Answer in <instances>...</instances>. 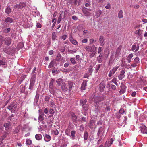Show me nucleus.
I'll return each mask as SVG.
<instances>
[{
    "label": "nucleus",
    "instance_id": "nucleus-1",
    "mask_svg": "<svg viewBox=\"0 0 147 147\" xmlns=\"http://www.w3.org/2000/svg\"><path fill=\"white\" fill-rule=\"evenodd\" d=\"M103 100V98L102 97H96L94 98V102L96 110L98 112L101 111L106 112L109 111L110 110V108L109 106H107L105 104H104L100 107V105L103 102L101 101Z\"/></svg>",
    "mask_w": 147,
    "mask_h": 147
},
{
    "label": "nucleus",
    "instance_id": "nucleus-2",
    "mask_svg": "<svg viewBox=\"0 0 147 147\" xmlns=\"http://www.w3.org/2000/svg\"><path fill=\"white\" fill-rule=\"evenodd\" d=\"M84 48L87 52H90L89 55V57L90 58L93 57L95 55L97 48V47H95L94 45L92 46L86 45Z\"/></svg>",
    "mask_w": 147,
    "mask_h": 147
},
{
    "label": "nucleus",
    "instance_id": "nucleus-3",
    "mask_svg": "<svg viewBox=\"0 0 147 147\" xmlns=\"http://www.w3.org/2000/svg\"><path fill=\"white\" fill-rule=\"evenodd\" d=\"M120 49H118L116 51V54L115 55L112 54L110 57L109 61V63L110 64H112L116 62V61L118 59V57L119 55V53L120 52Z\"/></svg>",
    "mask_w": 147,
    "mask_h": 147
},
{
    "label": "nucleus",
    "instance_id": "nucleus-4",
    "mask_svg": "<svg viewBox=\"0 0 147 147\" xmlns=\"http://www.w3.org/2000/svg\"><path fill=\"white\" fill-rule=\"evenodd\" d=\"M105 131V129L104 127H100L97 133V135L99 140H98L97 143L98 144H99L102 142V139L103 138V134Z\"/></svg>",
    "mask_w": 147,
    "mask_h": 147
},
{
    "label": "nucleus",
    "instance_id": "nucleus-5",
    "mask_svg": "<svg viewBox=\"0 0 147 147\" xmlns=\"http://www.w3.org/2000/svg\"><path fill=\"white\" fill-rule=\"evenodd\" d=\"M26 5V3L23 2H21L19 4L15 5L14 8L15 9H19L24 10L25 9Z\"/></svg>",
    "mask_w": 147,
    "mask_h": 147
},
{
    "label": "nucleus",
    "instance_id": "nucleus-6",
    "mask_svg": "<svg viewBox=\"0 0 147 147\" xmlns=\"http://www.w3.org/2000/svg\"><path fill=\"white\" fill-rule=\"evenodd\" d=\"M139 26L138 25H137L135 26L134 28L135 30V31L134 32L135 34L138 37L140 36L142 34L143 30L140 29H137L136 30V28H138Z\"/></svg>",
    "mask_w": 147,
    "mask_h": 147
},
{
    "label": "nucleus",
    "instance_id": "nucleus-7",
    "mask_svg": "<svg viewBox=\"0 0 147 147\" xmlns=\"http://www.w3.org/2000/svg\"><path fill=\"white\" fill-rule=\"evenodd\" d=\"M17 105L16 104H14L13 103L8 106L7 108L11 111L12 113H14L15 111L16 110Z\"/></svg>",
    "mask_w": 147,
    "mask_h": 147
},
{
    "label": "nucleus",
    "instance_id": "nucleus-8",
    "mask_svg": "<svg viewBox=\"0 0 147 147\" xmlns=\"http://www.w3.org/2000/svg\"><path fill=\"white\" fill-rule=\"evenodd\" d=\"M91 11V9H88L85 7H84L82 9V11L85 16H90L91 13L90 12V11Z\"/></svg>",
    "mask_w": 147,
    "mask_h": 147
},
{
    "label": "nucleus",
    "instance_id": "nucleus-9",
    "mask_svg": "<svg viewBox=\"0 0 147 147\" xmlns=\"http://www.w3.org/2000/svg\"><path fill=\"white\" fill-rule=\"evenodd\" d=\"M119 67L115 66L113 67L112 69L109 71V74H108V76L111 77L112 75L114 74L117 69H118Z\"/></svg>",
    "mask_w": 147,
    "mask_h": 147
},
{
    "label": "nucleus",
    "instance_id": "nucleus-10",
    "mask_svg": "<svg viewBox=\"0 0 147 147\" xmlns=\"http://www.w3.org/2000/svg\"><path fill=\"white\" fill-rule=\"evenodd\" d=\"M119 67L115 66L113 67L112 69L109 71V74H108V76L111 77L112 75L114 74L117 69H118Z\"/></svg>",
    "mask_w": 147,
    "mask_h": 147
},
{
    "label": "nucleus",
    "instance_id": "nucleus-11",
    "mask_svg": "<svg viewBox=\"0 0 147 147\" xmlns=\"http://www.w3.org/2000/svg\"><path fill=\"white\" fill-rule=\"evenodd\" d=\"M119 67L115 66L113 67L112 69L109 71V74H108V76L111 77L112 75L114 74L117 69H118Z\"/></svg>",
    "mask_w": 147,
    "mask_h": 147
},
{
    "label": "nucleus",
    "instance_id": "nucleus-12",
    "mask_svg": "<svg viewBox=\"0 0 147 147\" xmlns=\"http://www.w3.org/2000/svg\"><path fill=\"white\" fill-rule=\"evenodd\" d=\"M54 81V80L52 79L49 84V91L51 94H53L54 93V90H53V84Z\"/></svg>",
    "mask_w": 147,
    "mask_h": 147
},
{
    "label": "nucleus",
    "instance_id": "nucleus-13",
    "mask_svg": "<svg viewBox=\"0 0 147 147\" xmlns=\"http://www.w3.org/2000/svg\"><path fill=\"white\" fill-rule=\"evenodd\" d=\"M69 115L71 116L72 121L76 122L77 120V118L75 113L73 112H70L69 113Z\"/></svg>",
    "mask_w": 147,
    "mask_h": 147
},
{
    "label": "nucleus",
    "instance_id": "nucleus-14",
    "mask_svg": "<svg viewBox=\"0 0 147 147\" xmlns=\"http://www.w3.org/2000/svg\"><path fill=\"white\" fill-rule=\"evenodd\" d=\"M125 71L124 70H122L120 72V74L118 76V78L119 80H122L125 77Z\"/></svg>",
    "mask_w": 147,
    "mask_h": 147
},
{
    "label": "nucleus",
    "instance_id": "nucleus-15",
    "mask_svg": "<svg viewBox=\"0 0 147 147\" xmlns=\"http://www.w3.org/2000/svg\"><path fill=\"white\" fill-rule=\"evenodd\" d=\"M139 46L138 43H135L132 47V51L136 52L139 49Z\"/></svg>",
    "mask_w": 147,
    "mask_h": 147
},
{
    "label": "nucleus",
    "instance_id": "nucleus-16",
    "mask_svg": "<svg viewBox=\"0 0 147 147\" xmlns=\"http://www.w3.org/2000/svg\"><path fill=\"white\" fill-rule=\"evenodd\" d=\"M47 105L50 106L54 108H56V106L55 105L54 101L53 100H51V101H49L47 103Z\"/></svg>",
    "mask_w": 147,
    "mask_h": 147
},
{
    "label": "nucleus",
    "instance_id": "nucleus-17",
    "mask_svg": "<svg viewBox=\"0 0 147 147\" xmlns=\"http://www.w3.org/2000/svg\"><path fill=\"white\" fill-rule=\"evenodd\" d=\"M69 40L72 44L74 45H78V43L76 40L74 39L71 35H70V36Z\"/></svg>",
    "mask_w": 147,
    "mask_h": 147
},
{
    "label": "nucleus",
    "instance_id": "nucleus-18",
    "mask_svg": "<svg viewBox=\"0 0 147 147\" xmlns=\"http://www.w3.org/2000/svg\"><path fill=\"white\" fill-rule=\"evenodd\" d=\"M5 43L7 45H9L11 44V40L9 38H6L4 40Z\"/></svg>",
    "mask_w": 147,
    "mask_h": 147
},
{
    "label": "nucleus",
    "instance_id": "nucleus-19",
    "mask_svg": "<svg viewBox=\"0 0 147 147\" xmlns=\"http://www.w3.org/2000/svg\"><path fill=\"white\" fill-rule=\"evenodd\" d=\"M13 21V20L10 17H8L5 20V22L7 24L11 23Z\"/></svg>",
    "mask_w": 147,
    "mask_h": 147
},
{
    "label": "nucleus",
    "instance_id": "nucleus-20",
    "mask_svg": "<svg viewBox=\"0 0 147 147\" xmlns=\"http://www.w3.org/2000/svg\"><path fill=\"white\" fill-rule=\"evenodd\" d=\"M76 133V131H75L73 130L71 132V135L70 134L69 137L71 138V139L73 140H74L75 137V134Z\"/></svg>",
    "mask_w": 147,
    "mask_h": 147
},
{
    "label": "nucleus",
    "instance_id": "nucleus-21",
    "mask_svg": "<svg viewBox=\"0 0 147 147\" xmlns=\"http://www.w3.org/2000/svg\"><path fill=\"white\" fill-rule=\"evenodd\" d=\"M105 85L103 83H100L99 85V90L100 92H102L104 89Z\"/></svg>",
    "mask_w": 147,
    "mask_h": 147
},
{
    "label": "nucleus",
    "instance_id": "nucleus-22",
    "mask_svg": "<svg viewBox=\"0 0 147 147\" xmlns=\"http://www.w3.org/2000/svg\"><path fill=\"white\" fill-rule=\"evenodd\" d=\"M63 58H64L63 57L62 59H61V55L60 53H58L56 57V60L57 61L59 62Z\"/></svg>",
    "mask_w": 147,
    "mask_h": 147
},
{
    "label": "nucleus",
    "instance_id": "nucleus-23",
    "mask_svg": "<svg viewBox=\"0 0 147 147\" xmlns=\"http://www.w3.org/2000/svg\"><path fill=\"white\" fill-rule=\"evenodd\" d=\"M61 89L63 91H66L68 90L67 88L65 83H63L61 85Z\"/></svg>",
    "mask_w": 147,
    "mask_h": 147
},
{
    "label": "nucleus",
    "instance_id": "nucleus-24",
    "mask_svg": "<svg viewBox=\"0 0 147 147\" xmlns=\"http://www.w3.org/2000/svg\"><path fill=\"white\" fill-rule=\"evenodd\" d=\"M36 75H34L32 76L30 80V83L34 84L35 82Z\"/></svg>",
    "mask_w": 147,
    "mask_h": 147
},
{
    "label": "nucleus",
    "instance_id": "nucleus-25",
    "mask_svg": "<svg viewBox=\"0 0 147 147\" xmlns=\"http://www.w3.org/2000/svg\"><path fill=\"white\" fill-rule=\"evenodd\" d=\"M87 85L86 82L84 81L81 85V90H85L86 89V86Z\"/></svg>",
    "mask_w": 147,
    "mask_h": 147
},
{
    "label": "nucleus",
    "instance_id": "nucleus-26",
    "mask_svg": "<svg viewBox=\"0 0 147 147\" xmlns=\"http://www.w3.org/2000/svg\"><path fill=\"white\" fill-rule=\"evenodd\" d=\"M99 40L100 41V45L103 46L104 45L105 43L104 42V38L103 36H100L99 38Z\"/></svg>",
    "mask_w": 147,
    "mask_h": 147
},
{
    "label": "nucleus",
    "instance_id": "nucleus-27",
    "mask_svg": "<svg viewBox=\"0 0 147 147\" xmlns=\"http://www.w3.org/2000/svg\"><path fill=\"white\" fill-rule=\"evenodd\" d=\"M44 115V114L42 113V114H41V115H40L38 117V121L39 122V123H41L42 124H43V120L44 119L43 117V116Z\"/></svg>",
    "mask_w": 147,
    "mask_h": 147
},
{
    "label": "nucleus",
    "instance_id": "nucleus-28",
    "mask_svg": "<svg viewBox=\"0 0 147 147\" xmlns=\"http://www.w3.org/2000/svg\"><path fill=\"white\" fill-rule=\"evenodd\" d=\"M6 59L4 58L0 59V65H7V63L6 62Z\"/></svg>",
    "mask_w": 147,
    "mask_h": 147
},
{
    "label": "nucleus",
    "instance_id": "nucleus-29",
    "mask_svg": "<svg viewBox=\"0 0 147 147\" xmlns=\"http://www.w3.org/2000/svg\"><path fill=\"white\" fill-rule=\"evenodd\" d=\"M51 139V137L50 135H45L44 137V139L45 141H49Z\"/></svg>",
    "mask_w": 147,
    "mask_h": 147
},
{
    "label": "nucleus",
    "instance_id": "nucleus-30",
    "mask_svg": "<svg viewBox=\"0 0 147 147\" xmlns=\"http://www.w3.org/2000/svg\"><path fill=\"white\" fill-rule=\"evenodd\" d=\"M141 131L144 134L147 133V128L145 126H144L141 127Z\"/></svg>",
    "mask_w": 147,
    "mask_h": 147
},
{
    "label": "nucleus",
    "instance_id": "nucleus-31",
    "mask_svg": "<svg viewBox=\"0 0 147 147\" xmlns=\"http://www.w3.org/2000/svg\"><path fill=\"white\" fill-rule=\"evenodd\" d=\"M133 56V55L132 54H129L127 56L126 60L128 63H130L131 61V59Z\"/></svg>",
    "mask_w": 147,
    "mask_h": 147
},
{
    "label": "nucleus",
    "instance_id": "nucleus-32",
    "mask_svg": "<svg viewBox=\"0 0 147 147\" xmlns=\"http://www.w3.org/2000/svg\"><path fill=\"white\" fill-rule=\"evenodd\" d=\"M35 138L37 140H40L42 139V136L40 134H38L35 135Z\"/></svg>",
    "mask_w": 147,
    "mask_h": 147
},
{
    "label": "nucleus",
    "instance_id": "nucleus-33",
    "mask_svg": "<svg viewBox=\"0 0 147 147\" xmlns=\"http://www.w3.org/2000/svg\"><path fill=\"white\" fill-rule=\"evenodd\" d=\"M125 91V88L124 85L122 86L121 87V89L120 91V93L121 94H123Z\"/></svg>",
    "mask_w": 147,
    "mask_h": 147
},
{
    "label": "nucleus",
    "instance_id": "nucleus-34",
    "mask_svg": "<svg viewBox=\"0 0 147 147\" xmlns=\"http://www.w3.org/2000/svg\"><path fill=\"white\" fill-rule=\"evenodd\" d=\"M111 143L110 142L109 140H108L105 143V147H109L111 146Z\"/></svg>",
    "mask_w": 147,
    "mask_h": 147
},
{
    "label": "nucleus",
    "instance_id": "nucleus-35",
    "mask_svg": "<svg viewBox=\"0 0 147 147\" xmlns=\"http://www.w3.org/2000/svg\"><path fill=\"white\" fill-rule=\"evenodd\" d=\"M62 141L63 143H64V145H66L69 144L68 139L67 138L65 137H63L62 139Z\"/></svg>",
    "mask_w": 147,
    "mask_h": 147
},
{
    "label": "nucleus",
    "instance_id": "nucleus-36",
    "mask_svg": "<svg viewBox=\"0 0 147 147\" xmlns=\"http://www.w3.org/2000/svg\"><path fill=\"white\" fill-rule=\"evenodd\" d=\"M68 86H69V91H70L71 90V88L73 85V82L71 81H69L68 82Z\"/></svg>",
    "mask_w": 147,
    "mask_h": 147
},
{
    "label": "nucleus",
    "instance_id": "nucleus-37",
    "mask_svg": "<svg viewBox=\"0 0 147 147\" xmlns=\"http://www.w3.org/2000/svg\"><path fill=\"white\" fill-rule=\"evenodd\" d=\"M63 82V80L61 78H59L57 80L56 82L57 83L59 86H60L61 84Z\"/></svg>",
    "mask_w": 147,
    "mask_h": 147
},
{
    "label": "nucleus",
    "instance_id": "nucleus-38",
    "mask_svg": "<svg viewBox=\"0 0 147 147\" xmlns=\"http://www.w3.org/2000/svg\"><path fill=\"white\" fill-rule=\"evenodd\" d=\"M55 63V61L54 60L51 61L48 66V67L50 68L53 67Z\"/></svg>",
    "mask_w": 147,
    "mask_h": 147
},
{
    "label": "nucleus",
    "instance_id": "nucleus-39",
    "mask_svg": "<svg viewBox=\"0 0 147 147\" xmlns=\"http://www.w3.org/2000/svg\"><path fill=\"white\" fill-rule=\"evenodd\" d=\"M87 102V101L85 99H82L80 101V103L81 104H82V108L84 107V105H85L86 103Z\"/></svg>",
    "mask_w": 147,
    "mask_h": 147
},
{
    "label": "nucleus",
    "instance_id": "nucleus-40",
    "mask_svg": "<svg viewBox=\"0 0 147 147\" xmlns=\"http://www.w3.org/2000/svg\"><path fill=\"white\" fill-rule=\"evenodd\" d=\"M5 11L6 13L9 14L11 11V9L10 7H7L5 9Z\"/></svg>",
    "mask_w": 147,
    "mask_h": 147
},
{
    "label": "nucleus",
    "instance_id": "nucleus-41",
    "mask_svg": "<svg viewBox=\"0 0 147 147\" xmlns=\"http://www.w3.org/2000/svg\"><path fill=\"white\" fill-rule=\"evenodd\" d=\"M56 37L57 36L56 32H53L52 34V40L54 41H55Z\"/></svg>",
    "mask_w": 147,
    "mask_h": 147
},
{
    "label": "nucleus",
    "instance_id": "nucleus-42",
    "mask_svg": "<svg viewBox=\"0 0 147 147\" xmlns=\"http://www.w3.org/2000/svg\"><path fill=\"white\" fill-rule=\"evenodd\" d=\"M118 17L119 18H121L123 17V12L121 10H120L118 13Z\"/></svg>",
    "mask_w": 147,
    "mask_h": 147
},
{
    "label": "nucleus",
    "instance_id": "nucleus-43",
    "mask_svg": "<svg viewBox=\"0 0 147 147\" xmlns=\"http://www.w3.org/2000/svg\"><path fill=\"white\" fill-rule=\"evenodd\" d=\"M102 13V11L100 10H98L96 11V13L95 16L97 17H99L101 14Z\"/></svg>",
    "mask_w": 147,
    "mask_h": 147
},
{
    "label": "nucleus",
    "instance_id": "nucleus-44",
    "mask_svg": "<svg viewBox=\"0 0 147 147\" xmlns=\"http://www.w3.org/2000/svg\"><path fill=\"white\" fill-rule=\"evenodd\" d=\"M102 55H101V53H100L99 56L97 58V59L98 61V62L100 63L102 61Z\"/></svg>",
    "mask_w": 147,
    "mask_h": 147
},
{
    "label": "nucleus",
    "instance_id": "nucleus-45",
    "mask_svg": "<svg viewBox=\"0 0 147 147\" xmlns=\"http://www.w3.org/2000/svg\"><path fill=\"white\" fill-rule=\"evenodd\" d=\"M84 138L85 140H86L88 139V134L87 132L85 131L84 134Z\"/></svg>",
    "mask_w": 147,
    "mask_h": 147
},
{
    "label": "nucleus",
    "instance_id": "nucleus-46",
    "mask_svg": "<svg viewBox=\"0 0 147 147\" xmlns=\"http://www.w3.org/2000/svg\"><path fill=\"white\" fill-rule=\"evenodd\" d=\"M10 126L9 123H7L4 124V126L5 127L6 130H7L9 129V127Z\"/></svg>",
    "mask_w": 147,
    "mask_h": 147
},
{
    "label": "nucleus",
    "instance_id": "nucleus-47",
    "mask_svg": "<svg viewBox=\"0 0 147 147\" xmlns=\"http://www.w3.org/2000/svg\"><path fill=\"white\" fill-rule=\"evenodd\" d=\"M26 144L27 145H30L31 144L32 141L31 140L29 139H26Z\"/></svg>",
    "mask_w": 147,
    "mask_h": 147
},
{
    "label": "nucleus",
    "instance_id": "nucleus-48",
    "mask_svg": "<svg viewBox=\"0 0 147 147\" xmlns=\"http://www.w3.org/2000/svg\"><path fill=\"white\" fill-rule=\"evenodd\" d=\"M70 61L71 63L73 64L74 65L76 63V61L74 58H71L70 59Z\"/></svg>",
    "mask_w": 147,
    "mask_h": 147
},
{
    "label": "nucleus",
    "instance_id": "nucleus-49",
    "mask_svg": "<svg viewBox=\"0 0 147 147\" xmlns=\"http://www.w3.org/2000/svg\"><path fill=\"white\" fill-rule=\"evenodd\" d=\"M96 40H94L92 38L91 39L89 40V44L91 45L94 42L96 41Z\"/></svg>",
    "mask_w": 147,
    "mask_h": 147
},
{
    "label": "nucleus",
    "instance_id": "nucleus-50",
    "mask_svg": "<svg viewBox=\"0 0 147 147\" xmlns=\"http://www.w3.org/2000/svg\"><path fill=\"white\" fill-rule=\"evenodd\" d=\"M50 98V97L49 96H45V97L44 100H45V101H47V102H49V101Z\"/></svg>",
    "mask_w": 147,
    "mask_h": 147
},
{
    "label": "nucleus",
    "instance_id": "nucleus-51",
    "mask_svg": "<svg viewBox=\"0 0 147 147\" xmlns=\"http://www.w3.org/2000/svg\"><path fill=\"white\" fill-rule=\"evenodd\" d=\"M70 129L68 128L67 129L65 130V134L67 136H69L70 134Z\"/></svg>",
    "mask_w": 147,
    "mask_h": 147
},
{
    "label": "nucleus",
    "instance_id": "nucleus-52",
    "mask_svg": "<svg viewBox=\"0 0 147 147\" xmlns=\"http://www.w3.org/2000/svg\"><path fill=\"white\" fill-rule=\"evenodd\" d=\"M131 7H133L135 9H137L139 7V5L138 4H137L134 5H132L130 6Z\"/></svg>",
    "mask_w": 147,
    "mask_h": 147
},
{
    "label": "nucleus",
    "instance_id": "nucleus-53",
    "mask_svg": "<svg viewBox=\"0 0 147 147\" xmlns=\"http://www.w3.org/2000/svg\"><path fill=\"white\" fill-rule=\"evenodd\" d=\"M101 65L100 64H98L96 66V71L97 72L98 71L99 69H100V67Z\"/></svg>",
    "mask_w": 147,
    "mask_h": 147
},
{
    "label": "nucleus",
    "instance_id": "nucleus-54",
    "mask_svg": "<svg viewBox=\"0 0 147 147\" xmlns=\"http://www.w3.org/2000/svg\"><path fill=\"white\" fill-rule=\"evenodd\" d=\"M65 49V47L64 46L61 47L60 49V51L62 53L64 52Z\"/></svg>",
    "mask_w": 147,
    "mask_h": 147
},
{
    "label": "nucleus",
    "instance_id": "nucleus-55",
    "mask_svg": "<svg viewBox=\"0 0 147 147\" xmlns=\"http://www.w3.org/2000/svg\"><path fill=\"white\" fill-rule=\"evenodd\" d=\"M116 79L115 78H114L111 81L112 82H113L114 84H115L116 86L118 85V83L116 81Z\"/></svg>",
    "mask_w": 147,
    "mask_h": 147
},
{
    "label": "nucleus",
    "instance_id": "nucleus-56",
    "mask_svg": "<svg viewBox=\"0 0 147 147\" xmlns=\"http://www.w3.org/2000/svg\"><path fill=\"white\" fill-rule=\"evenodd\" d=\"M52 133L55 135H58L59 134L58 131L57 129L53 130L52 131Z\"/></svg>",
    "mask_w": 147,
    "mask_h": 147
},
{
    "label": "nucleus",
    "instance_id": "nucleus-57",
    "mask_svg": "<svg viewBox=\"0 0 147 147\" xmlns=\"http://www.w3.org/2000/svg\"><path fill=\"white\" fill-rule=\"evenodd\" d=\"M103 123V121L101 119H100L99 120V121L97 122V124L98 125H101L102 123Z\"/></svg>",
    "mask_w": 147,
    "mask_h": 147
},
{
    "label": "nucleus",
    "instance_id": "nucleus-58",
    "mask_svg": "<svg viewBox=\"0 0 147 147\" xmlns=\"http://www.w3.org/2000/svg\"><path fill=\"white\" fill-rule=\"evenodd\" d=\"M3 38L0 35V47L2 45Z\"/></svg>",
    "mask_w": 147,
    "mask_h": 147
},
{
    "label": "nucleus",
    "instance_id": "nucleus-59",
    "mask_svg": "<svg viewBox=\"0 0 147 147\" xmlns=\"http://www.w3.org/2000/svg\"><path fill=\"white\" fill-rule=\"evenodd\" d=\"M124 112V109L122 108L119 111V113L121 114H123Z\"/></svg>",
    "mask_w": 147,
    "mask_h": 147
},
{
    "label": "nucleus",
    "instance_id": "nucleus-60",
    "mask_svg": "<svg viewBox=\"0 0 147 147\" xmlns=\"http://www.w3.org/2000/svg\"><path fill=\"white\" fill-rule=\"evenodd\" d=\"M111 5L110 3H108L107 5L105 6V8L106 9H111Z\"/></svg>",
    "mask_w": 147,
    "mask_h": 147
},
{
    "label": "nucleus",
    "instance_id": "nucleus-61",
    "mask_svg": "<svg viewBox=\"0 0 147 147\" xmlns=\"http://www.w3.org/2000/svg\"><path fill=\"white\" fill-rule=\"evenodd\" d=\"M10 30V29L9 28H6L4 30V32L5 33H8L9 32Z\"/></svg>",
    "mask_w": 147,
    "mask_h": 147
},
{
    "label": "nucleus",
    "instance_id": "nucleus-62",
    "mask_svg": "<svg viewBox=\"0 0 147 147\" xmlns=\"http://www.w3.org/2000/svg\"><path fill=\"white\" fill-rule=\"evenodd\" d=\"M9 49L8 48V49L4 50V51L7 54H10V52L9 51Z\"/></svg>",
    "mask_w": 147,
    "mask_h": 147
},
{
    "label": "nucleus",
    "instance_id": "nucleus-63",
    "mask_svg": "<svg viewBox=\"0 0 147 147\" xmlns=\"http://www.w3.org/2000/svg\"><path fill=\"white\" fill-rule=\"evenodd\" d=\"M102 49L103 48L102 47H99L98 49V53L100 54Z\"/></svg>",
    "mask_w": 147,
    "mask_h": 147
},
{
    "label": "nucleus",
    "instance_id": "nucleus-64",
    "mask_svg": "<svg viewBox=\"0 0 147 147\" xmlns=\"http://www.w3.org/2000/svg\"><path fill=\"white\" fill-rule=\"evenodd\" d=\"M49 112L51 114L53 115L54 114L55 111L53 109H51L49 110Z\"/></svg>",
    "mask_w": 147,
    "mask_h": 147
}]
</instances>
